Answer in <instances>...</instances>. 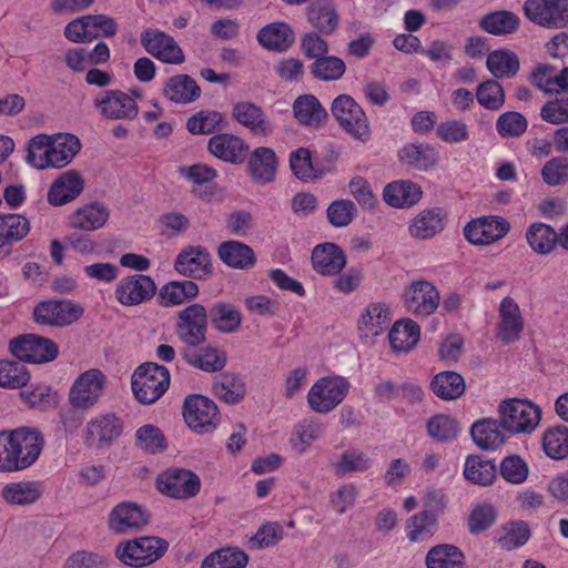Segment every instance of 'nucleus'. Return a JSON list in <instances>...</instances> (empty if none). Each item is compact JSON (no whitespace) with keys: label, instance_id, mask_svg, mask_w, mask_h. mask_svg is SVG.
Instances as JSON below:
<instances>
[{"label":"nucleus","instance_id":"f257e3e1","mask_svg":"<svg viewBox=\"0 0 568 568\" xmlns=\"http://www.w3.org/2000/svg\"><path fill=\"white\" fill-rule=\"evenodd\" d=\"M80 149V140L71 133L38 134L28 142L26 161L37 170L62 169Z\"/></svg>","mask_w":568,"mask_h":568},{"label":"nucleus","instance_id":"f03ea898","mask_svg":"<svg viewBox=\"0 0 568 568\" xmlns=\"http://www.w3.org/2000/svg\"><path fill=\"white\" fill-rule=\"evenodd\" d=\"M132 390L135 398L144 405L158 400L170 385L169 369L156 363L139 366L132 375Z\"/></svg>","mask_w":568,"mask_h":568},{"label":"nucleus","instance_id":"7ed1b4c3","mask_svg":"<svg viewBox=\"0 0 568 568\" xmlns=\"http://www.w3.org/2000/svg\"><path fill=\"white\" fill-rule=\"evenodd\" d=\"M351 383L343 376L318 378L307 393V404L317 414L333 412L347 396Z\"/></svg>","mask_w":568,"mask_h":568},{"label":"nucleus","instance_id":"20e7f679","mask_svg":"<svg viewBox=\"0 0 568 568\" xmlns=\"http://www.w3.org/2000/svg\"><path fill=\"white\" fill-rule=\"evenodd\" d=\"M500 426L511 434L531 433L541 418L540 408L529 400L510 398L499 405Z\"/></svg>","mask_w":568,"mask_h":568},{"label":"nucleus","instance_id":"39448f33","mask_svg":"<svg viewBox=\"0 0 568 568\" xmlns=\"http://www.w3.org/2000/svg\"><path fill=\"white\" fill-rule=\"evenodd\" d=\"M169 542L160 537L143 536L128 540L116 548L118 558L131 567H144L159 560L168 551Z\"/></svg>","mask_w":568,"mask_h":568},{"label":"nucleus","instance_id":"423d86ee","mask_svg":"<svg viewBox=\"0 0 568 568\" xmlns=\"http://www.w3.org/2000/svg\"><path fill=\"white\" fill-rule=\"evenodd\" d=\"M207 326V310L193 303L178 313L175 333L184 347H199L206 341Z\"/></svg>","mask_w":568,"mask_h":568},{"label":"nucleus","instance_id":"0eeeda50","mask_svg":"<svg viewBox=\"0 0 568 568\" xmlns=\"http://www.w3.org/2000/svg\"><path fill=\"white\" fill-rule=\"evenodd\" d=\"M9 352L23 363L42 364L58 357V345L50 338L36 334H23L9 342Z\"/></svg>","mask_w":568,"mask_h":568},{"label":"nucleus","instance_id":"6e6552de","mask_svg":"<svg viewBox=\"0 0 568 568\" xmlns=\"http://www.w3.org/2000/svg\"><path fill=\"white\" fill-rule=\"evenodd\" d=\"M331 112L339 126L359 141L369 139V125L361 105L349 95L341 94L334 99Z\"/></svg>","mask_w":568,"mask_h":568},{"label":"nucleus","instance_id":"1a4fd4ad","mask_svg":"<svg viewBox=\"0 0 568 568\" xmlns=\"http://www.w3.org/2000/svg\"><path fill=\"white\" fill-rule=\"evenodd\" d=\"M183 417L186 425L197 434L213 432L221 419L216 404L197 394L190 395L184 399Z\"/></svg>","mask_w":568,"mask_h":568},{"label":"nucleus","instance_id":"9d476101","mask_svg":"<svg viewBox=\"0 0 568 568\" xmlns=\"http://www.w3.org/2000/svg\"><path fill=\"white\" fill-rule=\"evenodd\" d=\"M402 301L405 308L416 317L426 318L439 306L440 294L429 281L416 280L403 291Z\"/></svg>","mask_w":568,"mask_h":568},{"label":"nucleus","instance_id":"9b49d317","mask_svg":"<svg viewBox=\"0 0 568 568\" xmlns=\"http://www.w3.org/2000/svg\"><path fill=\"white\" fill-rule=\"evenodd\" d=\"M524 12L529 21L544 28L568 27V0H527Z\"/></svg>","mask_w":568,"mask_h":568},{"label":"nucleus","instance_id":"f8f14e48","mask_svg":"<svg viewBox=\"0 0 568 568\" xmlns=\"http://www.w3.org/2000/svg\"><path fill=\"white\" fill-rule=\"evenodd\" d=\"M105 375L99 369H89L82 373L73 383L69 403L73 408L87 410L94 406L104 389Z\"/></svg>","mask_w":568,"mask_h":568},{"label":"nucleus","instance_id":"ddd939ff","mask_svg":"<svg viewBox=\"0 0 568 568\" xmlns=\"http://www.w3.org/2000/svg\"><path fill=\"white\" fill-rule=\"evenodd\" d=\"M510 223L503 216L488 215L473 219L464 226V236L473 245H490L505 237Z\"/></svg>","mask_w":568,"mask_h":568},{"label":"nucleus","instance_id":"4468645a","mask_svg":"<svg viewBox=\"0 0 568 568\" xmlns=\"http://www.w3.org/2000/svg\"><path fill=\"white\" fill-rule=\"evenodd\" d=\"M94 108L108 120L132 121L139 114L136 101L121 90H106L93 100Z\"/></svg>","mask_w":568,"mask_h":568},{"label":"nucleus","instance_id":"2eb2a0df","mask_svg":"<svg viewBox=\"0 0 568 568\" xmlns=\"http://www.w3.org/2000/svg\"><path fill=\"white\" fill-rule=\"evenodd\" d=\"M83 315V308L71 301H45L36 305L33 318L37 324L48 326H68Z\"/></svg>","mask_w":568,"mask_h":568},{"label":"nucleus","instance_id":"dca6fc26","mask_svg":"<svg viewBox=\"0 0 568 568\" xmlns=\"http://www.w3.org/2000/svg\"><path fill=\"white\" fill-rule=\"evenodd\" d=\"M159 490L172 498L187 499L194 497L201 488L196 474L189 469L174 468L161 474L158 478Z\"/></svg>","mask_w":568,"mask_h":568},{"label":"nucleus","instance_id":"f3484780","mask_svg":"<svg viewBox=\"0 0 568 568\" xmlns=\"http://www.w3.org/2000/svg\"><path fill=\"white\" fill-rule=\"evenodd\" d=\"M150 521V514L140 505L131 501L116 505L108 518V527L118 535L140 531Z\"/></svg>","mask_w":568,"mask_h":568},{"label":"nucleus","instance_id":"a211bd4d","mask_svg":"<svg viewBox=\"0 0 568 568\" xmlns=\"http://www.w3.org/2000/svg\"><path fill=\"white\" fill-rule=\"evenodd\" d=\"M14 453L19 455L20 468L30 467L40 456L44 439L40 430L32 427H19L9 430Z\"/></svg>","mask_w":568,"mask_h":568},{"label":"nucleus","instance_id":"6ab92c4d","mask_svg":"<svg viewBox=\"0 0 568 568\" xmlns=\"http://www.w3.org/2000/svg\"><path fill=\"white\" fill-rule=\"evenodd\" d=\"M141 43L154 58L170 64L184 62V53L176 41L169 34L146 29L141 33Z\"/></svg>","mask_w":568,"mask_h":568},{"label":"nucleus","instance_id":"aec40b11","mask_svg":"<svg viewBox=\"0 0 568 568\" xmlns=\"http://www.w3.org/2000/svg\"><path fill=\"white\" fill-rule=\"evenodd\" d=\"M156 291L154 281L142 274L123 277L115 288L116 300L125 306H133L150 301Z\"/></svg>","mask_w":568,"mask_h":568},{"label":"nucleus","instance_id":"412c9836","mask_svg":"<svg viewBox=\"0 0 568 568\" xmlns=\"http://www.w3.org/2000/svg\"><path fill=\"white\" fill-rule=\"evenodd\" d=\"M499 322L496 327V337L509 344L518 341L524 331V318L517 302L506 296L498 308Z\"/></svg>","mask_w":568,"mask_h":568},{"label":"nucleus","instance_id":"4be33fe9","mask_svg":"<svg viewBox=\"0 0 568 568\" xmlns=\"http://www.w3.org/2000/svg\"><path fill=\"white\" fill-rule=\"evenodd\" d=\"M174 270L186 277L204 278L211 273V256L205 247L189 245L178 254Z\"/></svg>","mask_w":568,"mask_h":568},{"label":"nucleus","instance_id":"5701e85b","mask_svg":"<svg viewBox=\"0 0 568 568\" xmlns=\"http://www.w3.org/2000/svg\"><path fill=\"white\" fill-rule=\"evenodd\" d=\"M207 150L213 156L221 161L231 164H241L247 158L248 145L236 135L220 133L210 138Z\"/></svg>","mask_w":568,"mask_h":568},{"label":"nucleus","instance_id":"b1692460","mask_svg":"<svg viewBox=\"0 0 568 568\" xmlns=\"http://www.w3.org/2000/svg\"><path fill=\"white\" fill-rule=\"evenodd\" d=\"M311 260L316 273L325 276L339 274L347 263L343 250L329 242L316 245L312 251Z\"/></svg>","mask_w":568,"mask_h":568},{"label":"nucleus","instance_id":"393cba45","mask_svg":"<svg viewBox=\"0 0 568 568\" xmlns=\"http://www.w3.org/2000/svg\"><path fill=\"white\" fill-rule=\"evenodd\" d=\"M84 186L81 175L70 170L62 173L50 186L48 202L54 206L64 205L78 197Z\"/></svg>","mask_w":568,"mask_h":568},{"label":"nucleus","instance_id":"a878e982","mask_svg":"<svg viewBox=\"0 0 568 568\" xmlns=\"http://www.w3.org/2000/svg\"><path fill=\"white\" fill-rule=\"evenodd\" d=\"M121 432V420L114 415H105L88 424L85 443L91 447L103 448L118 438Z\"/></svg>","mask_w":568,"mask_h":568},{"label":"nucleus","instance_id":"bb28decb","mask_svg":"<svg viewBox=\"0 0 568 568\" xmlns=\"http://www.w3.org/2000/svg\"><path fill=\"white\" fill-rule=\"evenodd\" d=\"M181 355L189 365L207 373L222 371L227 361L226 353L213 346H205L199 351L196 347H183Z\"/></svg>","mask_w":568,"mask_h":568},{"label":"nucleus","instance_id":"cd10ccee","mask_svg":"<svg viewBox=\"0 0 568 568\" xmlns=\"http://www.w3.org/2000/svg\"><path fill=\"white\" fill-rule=\"evenodd\" d=\"M109 219V210L99 202H93L75 210L69 216V226L73 230L95 231L101 229Z\"/></svg>","mask_w":568,"mask_h":568},{"label":"nucleus","instance_id":"c85d7f7f","mask_svg":"<svg viewBox=\"0 0 568 568\" xmlns=\"http://www.w3.org/2000/svg\"><path fill=\"white\" fill-rule=\"evenodd\" d=\"M308 22L323 34L333 33L339 23V18L331 0H315L306 11Z\"/></svg>","mask_w":568,"mask_h":568},{"label":"nucleus","instance_id":"c756f323","mask_svg":"<svg viewBox=\"0 0 568 568\" xmlns=\"http://www.w3.org/2000/svg\"><path fill=\"white\" fill-rule=\"evenodd\" d=\"M217 255L232 268L250 270L256 263L253 248L239 241H226L220 244Z\"/></svg>","mask_w":568,"mask_h":568},{"label":"nucleus","instance_id":"7c9ffc66","mask_svg":"<svg viewBox=\"0 0 568 568\" xmlns=\"http://www.w3.org/2000/svg\"><path fill=\"white\" fill-rule=\"evenodd\" d=\"M500 419L484 418L473 424L470 435L474 443L481 449L494 450L505 442Z\"/></svg>","mask_w":568,"mask_h":568},{"label":"nucleus","instance_id":"2f4dec72","mask_svg":"<svg viewBox=\"0 0 568 568\" xmlns=\"http://www.w3.org/2000/svg\"><path fill=\"white\" fill-rule=\"evenodd\" d=\"M277 168L275 152L270 148H256L248 160V171L257 183H270L274 180Z\"/></svg>","mask_w":568,"mask_h":568},{"label":"nucleus","instance_id":"473e14b6","mask_svg":"<svg viewBox=\"0 0 568 568\" xmlns=\"http://www.w3.org/2000/svg\"><path fill=\"white\" fill-rule=\"evenodd\" d=\"M398 156L402 163L420 171L432 169L439 159L436 149L427 143L406 144L399 151Z\"/></svg>","mask_w":568,"mask_h":568},{"label":"nucleus","instance_id":"72a5a7b5","mask_svg":"<svg viewBox=\"0 0 568 568\" xmlns=\"http://www.w3.org/2000/svg\"><path fill=\"white\" fill-rule=\"evenodd\" d=\"M293 113L300 124L318 128L327 119V112L313 94L300 95L293 103Z\"/></svg>","mask_w":568,"mask_h":568},{"label":"nucleus","instance_id":"f704fd0d","mask_svg":"<svg viewBox=\"0 0 568 568\" xmlns=\"http://www.w3.org/2000/svg\"><path fill=\"white\" fill-rule=\"evenodd\" d=\"M324 432L325 425L320 419L314 417L302 419L293 428L290 439L292 448L300 455L304 454Z\"/></svg>","mask_w":568,"mask_h":568},{"label":"nucleus","instance_id":"c9c22d12","mask_svg":"<svg viewBox=\"0 0 568 568\" xmlns=\"http://www.w3.org/2000/svg\"><path fill=\"white\" fill-rule=\"evenodd\" d=\"M388 338L394 352L407 353L417 345L420 329L418 324L410 318L399 320L393 325Z\"/></svg>","mask_w":568,"mask_h":568},{"label":"nucleus","instance_id":"e433bc0d","mask_svg":"<svg viewBox=\"0 0 568 568\" xmlns=\"http://www.w3.org/2000/svg\"><path fill=\"white\" fill-rule=\"evenodd\" d=\"M43 494L39 481H18L6 485L1 496L10 505L29 506L38 501Z\"/></svg>","mask_w":568,"mask_h":568},{"label":"nucleus","instance_id":"4c0bfd02","mask_svg":"<svg viewBox=\"0 0 568 568\" xmlns=\"http://www.w3.org/2000/svg\"><path fill=\"white\" fill-rule=\"evenodd\" d=\"M207 315L212 326L223 334L236 332L242 323L241 312L225 302L214 303L207 311Z\"/></svg>","mask_w":568,"mask_h":568},{"label":"nucleus","instance_id":"58836bf2","mask_svg":"<svg viewBox=\"0 0 568 568\" xmlns=\"http://www.w3.org/2000/svg\"><path fill=\"white\" fill-rule=\"evenodd\" d=\"M256 38L263 48L276 52L287 50L293 42L292 30L284 22H274L263 27Z\"/></svg>","mask_w":568,"mask_h":568},{"label":"nucleus","instance_id":"ea45409f","mask_svg":"<svg viewBox=\"0 0 568 568\" xmlns=\"http://www.w3.org/2000/svg\"><path fill=\"white\" fill-rule=\"evenodd\" d=\"M201 89L187 74L171 77L163 89V94L176 103H189L200 97Z\"/></svg>","mask_w":568,"mask_h":568},{"label":"nucleus","instance_id":"a19ab883","mask_svg":"<svg viewBox=\"0 0 568 568\" xmlns=\"http://www.w3.org/2000/svg\"><path fill=\"white\" fill-rule=\"evenodd\" d=\"M422 195L420 187L410 181L393 182L385 186L384 201L393 207L412 206Z\"/></svg>","mask_w":568,"mask_h":568},{"label":"nucleus","instance_id":"79ce46f5","mask_svg":"<svg viewBox=\"0 0 568 568\" xmlns=\"http://www.w3.org/2000/svg\"><path fill=\"white\" fill-rule=\"evenodd\" d=\"M519 24V17L508 10L487 13L479 20L480 29L494 36L511 34L518 30Z\"/></svg>","mask_w":568,"mask_h":568},{"label":"nucleus","instance_id":"37998d69","mask_svg":"<svg viewBox=\"0 0 568 568\" xmlns=\"http://www.w3.org/2000/svg\"><path fill=\"white\" fill-rule=\"evenodd\" d=\"M526 240L535 253L546 255L559 244V233L548 224L536 222L528 226Z\"/></svg>","mask_w":568,"mask_h":568},{"label":"nucleus","instance_id":"c03bdc74","mask_svg":"<svg viewBox=\"0 0 568 568\" xmlns=\"http://www.w3.org/2000/svg\"><path fill=\"white\" fill-rule=\"evenodd\" d=\"M199 294V286L195 282L172 281L163 285L159 293L161 305L169 307L183 304L193 300Z\"/></svg>","mask_w":568,"mask_h":568},{"label":"nucleus","instance_id":"a18cd8bd","mask_svg":"<svg viewBox=\"0 0 568 568\" xmlns=\"http://www.w3.org/2000/svg\"><path fill=\"white\" fill-rule=\"evenodd\" d=\"M232 115L239 123L256 134H267L271 130L262 109L251 102L236 103Z\"/></svg>","mask_w":568,"mask_h":568},{"label":"nucleus","instance_id":"49530a36","mask_svg":"<svg viewBox=\"0 0 568 568\" xmlns=\"http://www.w3.org/2000/svg\"><path fill=\"white\" fill-rule=\"evenodd\" d=\"M425 562L427 568H464L465 556L456 546L442 544L428 550Z\"/></svg>","mask_w":568,"mask_h":568},{"label":"nucleus","instance_id":"de8ad7c7","mask_svg":"<svg viewBox=\"0 0 568 568\" xmlns=\"http://www.w3.org/2000/svg\"><path fill=\"white\" fill-rule=\"evenodd\" d=\"M444 226V219L438 210H425L413 219L409 233L415 239L428 240L440 233Z\"/></svg>","mask_w":568,"mask_h":568},{"label":"nucleus","instance_id":"09e8293b","mask_svg":"<svg viewBox=\"0 0 568 568\" xmlns=\"http://www.w3.org/2000/svg\"><path fill=\"white\" fill-rule=\"evenodd\" d=\"M387 308L379 303L369 304L358 320V329L364 337L382 334L388 326Z\"/></svg>","mask_w":568,"mask_h":568},{"label":"nucleus","instance_id":"8fccbe9b","mask_svg":"<svg viewBox=\"0 0 568 568\" xmlns=\"http://www.w3.org/2000/svg\"><path fill=\"white\" fill-rule=\"evenodd\" d=\"M430 388L437 397L444 400H453L464 394L465 381L464 377L456 372H440L433 378Z\"/></svg>","mask_w":568,"mask_h":568},{"label":"nucleus","instance_id":"3c124183","mask_svg":"<svg viewBox=\"0 0 568 568\" xmlns=\"http://www.w3.org/2000/svg\"><path fill=\"white\" fill-rule=\"evenodd\" d=\"M486 65L496 79H503L516 75L520 64L516 53L500 49L488 54Z\"/></svg>","mask_w":568,"mask_h":568},{"label":"nucleus","instance_id":"603ef678","mask_svg":"<svg viewBox=\"0 0 568 568\" xmlns=\"http://www.w3.org/2000/svg\"><path fill=\"white\" fill-rule=\"evenodd\" d=\"M213 392L223 402L235 404L244 397L245 385L240 376L224 373L215 377Z\"/></svg>","mask_w":568,"mask_h":568},{"label":"nucleus","instance_id":"864d4df0","mask_svg":"<svg viewBox=\"0 0 568 568\" xmlns=\"http://www.w3.org/2000/svg\"><path fill=\"white\" fill-rule=\"evenodd\" d=\"M464 476L473 484L488 486L496 478V467L491 460L470 455L465 463Z\"/></svg>","mask_w":568,"mask_h":568},{"label":"nucleus","instance_id":"5fc2aeb1","mask_svg":"<svg viewBox=\"0 0 568 568\" xmlns=\"http://www.w3.org/2000/svg\"><path fill=\"white\" fill-rule=\"evenodd\" d=\"M30 232L29 220L20 214L0 215V241L8 245L23 240Z\"/></svg>","mask_w":568,"mask_h":568},{"label":"nucleus","instance_id":"6e6d98bb","mask_svg":"<svg viewBox=\"0 0 568 568\" xmlns=\"http://www.w3.org/2000/svg\"><path fill=\"white\" fill-rule=\"evenodd\" d=\"M426 429L428 436L439 443L455 440L460 432L459 423L444 414H438L427 420Z\"/></svg>","mask_w":568,"mask_h":568},{"label":"nucleus","instance_id":"4d7b16f0","mask_svg":"<svg viewBox=\"0 0 568 568\" xmlns=\"http://www.w3.org/2000/svg\"><path fill=\"white\" fill-rule=\"evenodd\" d=\"M311 74L321 81L331 82L339 80L346 72L345 62L335 55L324 54L310 65Z\"/></svg>","mask_w":568,"mask_h":568},{"label":"nucleus","instance_id":"13d9d810","mask_svg":"<svg viewBox=\"0 0 568 568\" xmlns=\"http://www.w3.org/2000/svg\"><path fill=\"white\" fill-rule=\"evenodd\" d=\"M437 528V516L432 511H422L412 516L407 524V538L412 542L424 541L432 537Z\"/></svg>","mask_w":568,"mask_h":568},{"label":"nucleus","instance_id":"bf43d9fd","mask_svg":"<svg viewBox=\"0 0 568 568\" xmlns=\"http://www.w3.org/2000/svg\"><path fill=\"white\" fill-rule=\"evenodd\" d=\"M248 557L236 548H223L209 555L201 568H245Z\"/></svg>","mask_w":568,"mask_h":568},{"label":"nucleus","instance_id":"052dcab7","mask_svg":"<svg viewBox=\"0 0 568 568\" xmlns=\"http://www.w3.org/2000/svg\"><path fill=\"white\" fill-rule=\"evenodd\" d=\"M30 381V373L21 361L0 359V387L20 388Z\"/></svg>","mask_w":568,"mask_h":568},{"label":"nucleus","instance_id":"680f3d73","mask_svg":"<svg viewBox=\"0 0 568 568\" xmlns=\"http://www.w3.org/2000/svg\"><path fill=\"white\" fill-rule=\"evenodd\" d=\"M542 447L552 459H564L568 456V427L556 426L547 429L542 436Z\"/></svg>","mask_w":568,"mask_h":568},{"label":"nucleus","instance_id":"e2e57ef3","mask_svg":"<svg viewBox=\"0 0 568 568\" xmlns=\"http://www.w3.org/2000/svg\"><path fill=\"white\" fill-rule=\"evenodd\" d=\"M372 459L362 452L347 450L334 463L333 469L336 476L344 477L351 473H362L371 468Z\"/></svg>","mask_w":568,"mask_h":568},{"label":"nucleus","instance_id":"0e129e2a","mask_svg":"<svg viewBox=\"0 0 568 568\" xmlns=\"http://www.w3.org/2000/svg\"><path fill=\"white\" fill-rule=\"evenodd\" d=\"M476 99L483 108L497 111L505 104V91L496 80H487L477 87Z\"/></svg>","mask_w":568,"mask_h":568},{"label":"nucleus","instance_id":"69168bd1","mask_svg":"<svg viewBox=\"0 0 568 568\" xmlns=\"http://www.w3.org/2000/svg\"><path fill=\"white\" fill-rule=\"evenodd\" d=\"M136 446L149 453L158 454L165 449V436L161 429L154 425L148 424L140 427L135 433Z\"/></svg>","mask_w":568,"mask_h":568},{"label":"nucleus","instance_id":"338daca9","mask_svg":"<svg viewBox=\"0 0 568 568\" xmlns=\"http://www.w3.org/2000/svg\"><path fill=\"white\" fill-rule=\"evenodd\" d=\"M290 168L301 181L306 182L321 176V173L313 166L311 151L306 148H298L291 153Z\"/></svg>","mask_w":568,"mask_h":568},{"label":"nucleus","instance_id":"774afa93","mask_svg":"<svg viewBox=\"0 0 568 568\" xmlns=\"http://www.w3.org/2000/svg\"><path fill=\"white\" fill-rule=\"evenodd\" d=\"M542 182L548 186H559L568 183V158L556 156L548 160L541 168Z\"/></svg>","mask_w":568,"mask_h":568}]
</instances>
